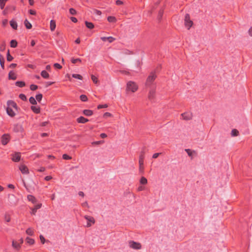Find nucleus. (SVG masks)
I'll use <instances>...</instances> for the list:
<instances>
[{
	"label": "nucleus",
	"instance_id": "1",
	"mask_svg": "<svg viewBox=\"0 0 252 252\" xmlns=\"http://www.w3.org/2000/svg\"><path fill=\"white\" fill-rule=\"evenodd\" d=\"M7 107L6 108L7 114L10 117H13L15 115V113L12 110V108H16V104L14 101L8 100L7 102Z\"/></svg>",
	"mask_w": 252,
	"mask_h": 252
},
{
	"label": "nucleus",
	"instance_id": "2",
	"mask_svg": "<svg viewBox=\"0 0 252 252\" xmlns=\"http://www.w3.org/2000/svg\"><path fill=\"white\" fill-rule=\"evenodd\" d=\"M138 85L133 81H129L127 83L126 90L132 93L136 92L138 89Z\"/></svg>",
	"mask_w": 252,
	"mask_h": 252
},
{
	"label": "nucleus",
	"instance_id": "3",
	"mask_svg": "<svg viewBox=\"0 0 252 252\" xmlns=\"http://www.w3.org/2000/svg\"><path fill=\"white\" fill-rule=\"evenodd\" d=\"M157 77V76L155 72H151L150 74L148 77L146 82V86H150L153 83Z\"/></svg>",
	"mask_w": 252,
	"mask_h": 252
},
{
	"label": "nucleus",
	"instance_id": "4",
	"mask_svg": "<svg viewBox=\"0 0 252 252\" xmlns=\"http://www.w3.org/2000/svg\"><path fill=\"white\" fill-rule=\"evenodd\" d=\"M193 24L192 21L190 20V16L189 14H186L185 17V25L189 30Z\"/></svg>",
	"mask_w": 252,
	"mask_h": 252
},
{
	"label": "nucleus",
	"instance_id": "5",
	"mask_svg": "<svg viewBox=\"0 0 252 252\" xmlns=\"http://www.w3.org/2000/svg\"><path fill=\"white\" fill-rule=\"evenodd\" d=\"M84 218L87 220V223L86 225L87 227H90L92 224L94 223L95 220L93 217L90 216H85Z\"/></svg>",
	"mask_w": 252,
	"mask_h": 252
},
{
	"label": "nucleus",
	"instance_id": "6",
	"mask_svg": "<svg viewBox=\"0 0 252 252\" xmlns=\"http://www.w3.org/2000/svg\"><path fill=\"white\" fill-rule=\"evenodd\" d=\"M129 245L131 248L135 250H139L141 248L140 243L133 241H130Z\"/></svg>",
	"mask_w": 252,
	"mask_h": 252
},
{
	"label": "nucleus",
	"instance_id": "7",
	"mask_svg": "<svg viewBox=\"0 0 252 252\" xmlns=\"http://www.w3.org/2000/svg\"><path fill=\"white\" fill-rule=\"evenodd\" d=\"M19 169L23 174H28L29 173L28 167L24 164H21L19 166Z\"/></svg>",
	"mask_w": 252,
	"mask_h": 252
},
{
	"label": "nucleus",
	"instance_id": "8",
	"mask_svg": "<svg viewBox=\"0 0 252 252\" xmlns=\"http://www.w3.org/2000/svg\"><path fill=\"white\" fill-rule=\"evenodd\" d=\"M145 158L144 153H141L139 156V169L140 170H142L143 169V164H144V159Z\"/></svg>",
	"mask_w": 252,
	"mask_h": 252
},
{
	"label": "nucleus",
	"instance_id": "9",
	"mask_svg": "<svg viewBox=\"0 0 252 252\" xmlns=\"http://www.w3.org/2000/svg\"><path fill=\"white\" fill-rule=\"evenodd\" d=\"M183 119L185 120H189L192 119V114L189 112H187L182 114Z\"/></svg>",
	"mask_w": 252,
	"mask_h": 252
},
{
	"label": "nucleus",
	"instance_id": "10",
	"mask_svg": "<svg viewBox=\"0 0 252 252\" xmlns=\"http://www.w3.org/2000/svg\"><path fill=\"white\" fill-rule=\"evenodd\" d=\"M9 140V136L8 134H5L2 135L1 137V143L3 145H5Z\"/></svg>",
	"mask_w": 252,
	"mask_h": 252
},
{
	"label": "nucleus",
	"instance_id": "11",
	"mask_svg": "<svg viewBox=\"0 0 252 252\" xmlns=\"http://www.w3.org/2000/svg\"><path fill=\"white\" fill-rule=\"evenodd\" d=\"M31 110L35 114H39L40 112V108L38 106H32Z\"/></svg>",
	"mask_w": 252,
	"mask_h": 252
},
{
	"label": "nucleus",
	"instance_id": "12",
	"mask_svg": "<svg viewBox=\"0 0 252 252\" xmlns=\"http://www.w3.org/2000/svg\"><path fill=\"white\" fill-rule=\"evenodd\" d=\"M8 79L9 80H15L16 79V73L14 71L11 70L8 73Z\"/></svg>",
	"mask_w": 252,
	"mask_h": 252
},
{
	"label": "nucleus",
	"instance_id": "13",
	"mask_svg": "<svg viewBox=\"0 0 252 252\" xmlns=\"http://www.w3.org/2000/svg\"><path fill=\"white\" fill-rule=\"evenodd\" d=\"M28 200L34 204L37 202V200L34 196L32 195H28L27 196Z\"/></svg>",
	"mask_w": 252,
	"mask_h": 252
},
{
	"label": "nucleus",
	"instance_id": "14",
	"mask_svg": "<svg viewBox=\"0 0 252 252\" xmlns=\"http://www.w3.org/2000/svg\"><path fill=\"white\" fill-rule=\"evenodd\" d=\"M77 121L79 123L85 124L89 121V120L84 118V117L80 116L77 118Z\"/></svg>",
	"mask_w": 252,
	"mask_h": 252
},
{
	"label": "nucleus",
	"instance_id": "15",
	"mask_svg": "<svg viewBox=\"0 0 252 252\" xmlns=\"http://www.w3.org/2000/svg\"><path fill=\"white\" fill-rule=\"evenodd\" d=\"M56 27V22L53 20H51L50 23V30L52 32L54 31L55 30Z\"/></svg>",
	"mask_w": 252,
	"mask_h": 252
},
{
	"label": "nucleus",
	"instance_id": "16",
	"mask_svg": "<svg viewBox=\"0 0 252 252\" xmlns=\"http://www.w3.org/2000/svg\"><path fill=\"white\" fill-rule=\"evenodd\" d=\"M26 243L30 245H32L35 243V241L33 239L29 237H27L26 238Z\"/></svg>",
	"mask_w": 252,
	"mask_h": 252
},
{
	"label": "nucleus",
	"instance_id": "17",
	"mask_svg": "<svg viewBox=\"0 0 252 252\" xmlns=\"http://www.w3.org/2000/svg\"><path fill=\"white\" fill-rule=\"evenodd\" d=\"M41 76L45 78V79H48L49 77V74L48 73L45 71V70H42L41 72Z\"/></svg>",
	"mask_w": 252,
	"mask_h": 252
},
{
	"label": "nucleus",
	"instance_id": "18",
	"mask_svg": "<svg viewBox=\"0 0 252 252\" xmlns=\"http://www.w3.org/2000/svg\"><path fill=\"white\" fill-rule=\"evenodd\" d=\"M83 114L87 116H91L93 115V112L91 110H84L83 111Z\"/></svg>",
	"mask_w": 252,
	"mask_h": 252
},
{
	"label": "nucleus",
	"instance_id": "19",
	"mask_svg": "<svg viewBox=\"0 0 252 252\" xmlns=\"http://www.w3.org/2000/svg\"><path fill=\"white\" fill-rule=\"evenodd\" d=\"M155 90H150L149 92V95H148L149 98L150 99H153L155 96Z\"/></svg>",
	"mask_w": 252,
	"mask_h": 252
},
{
	"label": "nucleus",
	"instance_id": "20",
	"mask_svg": "<svg viewBox=\"0 0 252 252\" xmlns=\"http://www.w3.org/2000/svg\"><path fill=\"white\" fill-rule=\"evenodd\" d=\"M24 24L27 29H31L32 28V24L28 20H25Z\"/></svg>",
	"mask_w": 252,
	"mask_h": 252
},
{
	"label": "nucleus",
	"instance_id": "21",
	"mask_svg": "<svg viewBox=\"0 0 252 252\" xmlns=\"http://www.w3.org/2000/svg\"><path fill=\"white\" fill-rule=\"evenodd\" d=\"M107 20L110 23H115L117 21L116 17L114 16H108Z\"/></svg>",
	"mask_w": 252,
	"mask_h": 252
},
{
	"label": "nucleus",
	"instance_id": "22",
	"mask_svg": "<svg viewBox=\"0 0 252 252\" xmlns=\"http://www.w3.org/2000/svg\"><path fill=\"white\" fill-rule=\"evenodd\" d=\"M85 25L88 29H92L94 28V25L93 23H92V22L86 21Z\"/></svg>",
	"mask_w": 252,
	"mask_h": 252
},
{
	"label": "nucleus",
	"instance_id": "23",
	"mask_svg": "<svg viewBox=\"0 0 252 252\" xmlns=\"http://www.w3.org/2000/svg\"><path fill=\"white\" fill-rule=\"evenodd\" d=\"M26 234L32 236L34 234L33 230L32 228H28L26 231Z\"/></svg>",
	"mask_w": 252,
	"mask_h": 252
},
{
	"label": "nucleus",
	"instance_id": "24",
	"mask_svg": "<svg viewBox=\"0 0 252 252\" xmlns=\"http://www.w3.org/2000/svg\"><path fill=\"white\" fill-rule=\"evenodd\" d=\"M4 58L3 57V56L1 55H0V64L1 67L3 69H4Z\"/></svg>",
	"mask_w": 252,
	"mask_h": 252
},
{
	"label": "nucleus",
	"instance_id": "25",
	"mask_svg": "<svg viewBox=\"0 0 252 252\" xmlns=\"http://www.w3.org/2000/svg\"><path fill=\"white\" fill-rule=\"evenodd\" d=\"M29 101L31 104L33 105H35L37 104L35 98L33 97V96L30 97L29 99Z\"/></svg>",
	"mask_w": 252,
	"mask_h": 252
},
{
	"label": "nucleus",
	"instance_id": "26",
	"mask_svg": "<svg viewBox=\"0 0 252 252\" xmlns=\"http://www.w3.org/2000/svg\"><path fill=\"white\" fill-rule=\"evenodd\" d=\"M71 63L74 64L77 63H81V60L79 58H77V59L72 58V59H71Z\"/></svg>",
	"mask_w": 252,
	"mask_h": 252
},
{
	"label": "nucleus",
	"instance_id": "27",
	"mask_svg": "<svg viewBox=\"0 0 252 252\" xmlns=\"http://www.w3.org/2000/svg\"><path fill=\"white\" fill-rule=\"evenodd\" d=\"M140 183L141 184L145 185L147 183V180L144 177H142L140 180Z\"/></svg>",
	"mask_w": 252,
	"mask_h": 252
},
{
	"label": "nucleus",
	"instance_id": "28",
	"mask_svg": "<svg viewBox=\"0 0 252 252\" xmlns=\"http://www.w3.org/2000/svg\"><path fill=\"white\" fill-rule=\"evenodd\" d=\"M8 0H0V7L1 9H3L6 2Z\"/></svg>",
	"mask_w": 252,
	"mask_h": 252
},
{
	"label": "nucleus",
	"instance_id": "29",
	"mask_svg": "<svg viewBox=\"0 0 252 252\" xmlns=\"http://www.w3.org/2000/svg\"><path fill=\"white\" fill-rule=\"evenodd\" d=\"M42 98V94H38L35 95L36 100L40 102Z\"/></svg>",
	"mask_w": 252,
	"mask_h": 252
},
{
	"label": "nucleus",
	"instance_id": "30",
	"mask_svg": "<svg viewBox=\"0 0 252 252\" xmlns=\"http://www.w3.org/2000/svg\"><path fill=\"white\" fill-rule=\"evenodd\" d=\"M80 98L83 102H86L88 100L87 96L85 94H81L80 96Z\"/></svg>",
	"mask_w": 252,
	"mask_h": 252
},
{
	"label": "nucleus",
	"instance_id": "31",
	"mask_svg": "<svg viewBox=\"0 0 252 252\" xmlns=\"http://www.w3.org/2000/svg\"><path fill=\"white\" fill-rule=\"evenodd\" d=\"M72 77H73L75 79H79V80L82 79V76L81 75L78 74H73L72 75Z\"/></svg>",
	"mask_w": 252,
	"mask_h": 252
},
{
	"label": "nucleus",
	"instance_id": "32",
	"mask_svg": "<svg viewBox=\"0 0 252 252\" xmlns=\"http://www.w3.org/2000/svg\"><path fill=\"white\" fill-rule=\"evenodd\" d=\"M25 86V83L23 81H17V86L20 88L23 87Z\"/></svg>",
	"mask_w": 252,
	"mask_h": 252
},
{
	"label": "nucleus",
	"instance_id": "33",
	"mask_svg": "<svg viewBox=\"0 0 252 252\" xmlns=\"http://www.w3.org/2000/svg\"><path fill=\"white\" fill-rule=\"evenodd\" d=\"M238 133L239 131L236 129H233L231 131V135L233 136H237L238 135Z\"/></svg>",
	"mask_w": 252,
	"mask_h": 252
},
{
	"label": "nucleus",
	"instance_id": "34",
	"mask_svg": "<svg viewBox=\"0 0 252 252\" xmlns=\"http://www.w3.org/2000/svg\"><path fill=\"white\" fill-rule=\"evenodd\" d=\"M91 79H92V81L94 82V83L95 84H97L98 82L97 77H96V76H95L94 75H91Z\"/></svg>",
	"mask_w": 252,
	"mask_h": 252
},
{
	"label": "nucleus",
	"instance_id": "35",
	"mask_svg": "<svg viewBox=\"0 0 252 252\" xmlns=\"http://www.w3.org/2000/svg\"><path fill=\"white\" fill-rule=\"evenodd\" d=\"M13 57L10 55L9 53V51L8 50L7 53V60L9 62H10L12 60Z\"/></svg>",
	"mask_w": 252,
	"mask_h": 252
},
{
	"label": "nucleus",
	"instance_id": "36",
	"mask_svg": "<svg viewBox=\"0 0 252 252\" xmlns=\"http://www.w3.org/2000/svg\"><path fill=\"white\" fill-rule=\"evenodd\" d=\"M42 206V204L40 203H35L34 204V208H35V210H38L40 209Z\"/></svg>",
	"mask_w": 252,
	"mask_h": 252
},
{
	"label": "nucleus",
	"instance_id": "37",
	"mask_svg": "<svg viewBox=\"0 0 252 252\" xmlns=\"http://www.w3.org/2000/svg\"><path fill=\"white\" fill-rule=\"evenodd\" d=\"M93 10H94V14H95L97 15L100 16L102 14L101 11L99 10L94 9Z\"/></svg>",
	"mask_w": 252,
	"mask_h": 252
},
{
	"label": "nucleus",
	"instance_id": "38",
	"mask_svg": "<svg viewBox=\"0 0 252 252\" xmlns=\"http://www.w3.org/2000/svg\"><path fill=\"white\" fill-rule=\"evenodd\" d=\"M69 13L71 15H75L76 14V11L75 9L73 8H70L69 9Z\"/></svg>",
	"mask_w": 252,
	"mask_h": 252
},
{
	"label": "nucleus",
	"instance_id": "39",
	"mask_svg": "<svg viewBox=\"0 0 252 252\" xmlns=\"http://www.w3.org/2000/svg\"><path fill=\"white\" fill-rule=\"evenodd\" d=\"M10 26L14 29H16V23L15 22V21L14 20H11L10 22Z\"/></svg>",
	"mask_w": 252,
	"mask_h": 252
},
{
	"label": "nucleus",
	"instance_id": "40",
	"mask_svg": "<svg viewBox=\"0 0 252 252\" xmlns=\"http://www.w3.org/2000/svg\"><path fill=\"white\" fill-rule=\"evenodd\" d=\"M63 158L64 159L68 160V159H70L71 158V157L67 154H63Z\"/></svg>",
	"mask_w": 252,
	"mask_h": 252
},
{
	"label": "nucleus",
	"instance_id": "41",
	"mask_svg": "<svg viewBox=\"0 0 252 252\" xmlns=\"http://www.w3.org/2000/svg\"><path fill=\"white\" fill-rule=\"evenodd\" d=\"M38 88V86L36 85L32 84L30 86V89L32 91L36 90Z\"/></svg>",
	"mask_w": 252,
	"mask_h": 252
},
{
	"label": "nucleus",
	"instance_id": "42",
	"mask_svg": "<svg viewBox=\"0 0 252 252\" xmlns=\"http://www.w3.org/2000/svg\"><path fill=\"white\" fill-rule=\"evenodd\" d=\"M54 67L55 68H57V69H61L62 68V65L58 63H55L54 64Z\"/></svg>",
	"mask_w": 252,
	"mask_h": 252
},
{
	"label": "nucleus",
	"instance_id": "43",
	"mask_svg": "<svg viewBox=\"0 0 252 252\" xmlns=\"http://www.w3.org/2000/svg\"><path fill=\"white\" fill-rule=\"evenodd\" d=\"M39 238H40V241H41V243L42 244H44L45 242V238L43 237V235H40L39 236Z\"/></svg>",
	"mask_w": 252,
	"mask_h": 252
},
{
	"label": "nucleus",
	"instance_id": "44",
	"mask_svg": "<svg viewBox=\"0 0 252 252\" xmlns=\"http://www.w3.org/2000/svg\"><path fill=\"white\" fill-rule=\"evenodd\" d=\"M107 40L108 41V42L109 43H112L115 40V38L113 37L112 36L107 37Z\"/></svg>",
	"mask_w": 252,
	"mask_h": 252
},
{
	"label": "nucleus",
	"instance_id": "45",
	"mask_svg": "<svg viewBox=\"0 0 252 252\" xmlns=\"http://www.w3.org/2000/svg\"><path fill=\"white\" fill-rule=\"evenodd\" d=\"M19 97L23 100H27V97L24 94H20Z\"/></svg>",
	"mask_w": 252,
	"mask_h": 252
},
{
	"label": "nucleus",
	"instance_id": "46",
	"mask_svg": "<svg viewBox=\"0 0 252 252\" xmlns=\"http://www.w3.org/2000/svg\"><path fill=\"white\" fill-rule=\"evenodd\" d=\"M10 45L12 47H16V40H12L10 42Z\"/></svg>",
	"mask_w": 252,
	"mask_h": 252
},
{
	"label": "nucleus",
	"instance_id": "47",
	"mask_svg": "<svg viewBox=\"0 0 252 252\" xmlns=\"http://www.w3.org/2000/svg\"><path fill=\"white\" fill-rule=\"evenodd\" d=\"M106 107H107V104L98 105L97 106V108L98 109H101V108H106Z\"/></svg>",
	"mask_w": 252,
	"mask_h": 252
},
{
	"label": "nucleus",
	"instance_id": "48",
	"mask_svg": "<svg viewBox=\"0 0 252 252\" xmlns=\"http://www.w3.org/2000/svg\"><path fill=\"white\" fill-rule=\"evenodd\" d=\"M37 211V210H35V208H32L31 209V214L32 215H35L36 212Z\"/></svg>",
	"mask_w": 252,
	"mask_h": 252
},
{
	"label": "nucleus",
	"instance_id": "49",
	"mask_svg": "<svg viewBox=\"0 0 252 252\" xmlns=\"http://www.w3.org/2000/svg\"><path fill=\"white\" fill-rule=\"evenodd\" d=\"M5 221H7V222H9V221H10V218L9 216H8V215H6L5 216Z\"/></svg>",
	"mask_w": 252,
	"mask_h": 252
},
{
	"label": "nucleus",
	"instance_id": "50",
	"mask_svg": "<svg viewBox=\"0 0 252 252\" xmlns=\"http://www.w3.org/2000/svg\"><path fill=\"white\" fill-rule=\"evenodd\" d=\"M123 3V1L120 0H117L116 1V4L118 5H122Z\"/></svg>",
	"mask_w": 252,
	"mask_h": 252
},
{
	"label": "nucleus",
	"instance_id": "51",
	"mask_svg": "<svg viewBox=\"0 0 252 252\" xmlns=\"http://www.w3.org/2000/svg\"><path fill=\"white\" fill-rule=\"evenodd\" d=\"M29 13L31 15H35L36 11L34 10L30 9L29 10Z\"/></svg>",
	"mask_w": 252,
	"mask_h": 252
},
{
	"label": "nucleus",
	"instance_id": "52",
	"mask_svg": "<svg viewBox=\"0 0 252 252\" xmlns=\"http://www.w3.org/2000/svg\"><path fill=\"white\" fill-rule=\"evenodd\" d=\"M70 19H71V21L73 22V23H76L77 22V19L75 17H71L70 18Z\"/></svg>",
	"mask_w": 252,
	"mask_h": 252
},
{
	"label": "nucleus",
	"instance_id": "53",
	"mask_svg": "<svg viewBox=\"0 0 252 252\" xmlns=\"http://www.w3.org/2000/svg\"><path fill=\"white\" fill-rule=\"evenodd\" d=\"M52 177L51 176H47L44 178L45 180L49 181L52 179Z\"/></svg>",
	"mask_w": 252,
	"mask_h": 252
},
{
	"label": "nucleus",
	"instance_id": "54",
	"mask_svg": "<svg viewBox=\"0 0 252 252\" xmlns=\"http://www.w3.org/2000/svg\"><path fill=\"white\" fill-rule=\"evenodd\" d=\"M8 23V21L6 19H4L2 21V25L3 26H6Z\"/></svg>",
	"mask_w": 252,
	"mask_h": 252
},
{
	"label": "nucleus",
	"instance_id": "55",
	"mask_svg": "<svg viewBox=\"0 0 252 252\" xmlns=\"http://www.w3.org/2000/svg\"><path fill=\"white\" fill-rule=\"evenodd\" d=\"M160 153H155L153 155V158H156L159 155Z\"/></svg>",
	"mask_w": 252,
	"mask_h": 252
},
{
	"label": "nucleus",
	"instance_id": "56",
	"mask_svg": "<svg viewBox=\"0 0 252 252\" xmlns=\"http://www.w3.org/2000/svg\"><path fill=\"white\" fill-rule=\"evenodd\" d=\"M5 49V44L3 43L2 45L0 46V51H3Z\"/></svg>",
	"mask_w": 252,
	"mask_h": 252
},
{
	"label": "nucleus",
	"instance_id": "57",
	"mask_svg": "<svg viewBox=\"0 0 252 252\" xmlns=\"http://www.w3.org/2000/svg\"><path fill=\"white\" fill-rule=\"evenodd\" d=\"M45 170V168L43 167H41L40 168V169H38V171L39 172H43Z\"/></svg>",
	"mask_w": 252,
	"mask_h": 252
},
{
	"label": "nucleus",
	"instance_id": "58",
	"mask_svg": "<svg viewBox=\"0 0 252 252\" xmlns=\"http://www.w3.org/2000/svg\"><path fill=\"white\" fill-rule=\"evenodd\" d=\"M100 136L102 138H104L107 137V135L104 133H101Z\"/></svg>",
	"mask_w": 252,
	"mask_h": 252
},
{
	"label": "nucleus",
	"instance_id": "59",
	"mask_svg": "<svg viewBox=\"0 0 252 252\" xmlns=\"http://www.w3.org/2000/svg\"><path fill=\"white\" fill-rule=\"evenodd\" d=\"M111 116V114L109 112H106L104 114V117H110Z\"/></svg>",
	"mask_w": 252,
	"mask_h": 252
},
{
	"label": "nucleus",
	"instance_id": "60",
	"mask_svg": "<svg viewBox=\"0 0 252 252\" xmlns=\"http://www.w3.org/2000/svg\"><path fill=\"white\" fill-rule=\"evenodd\" d=\"M20 159V154L17 153V162L19 161Z\"/></svg>",
	"mask_w": 252,
	"mask_h": 252
},
{
	"label": "nucleus",
	"instance_id": "61",
	"mask_svg": "<svg viewBox=\"0 0 252 252\" xmlns=\"http://www.w3.org/2000/svg\"><path fill=\"white\" fill-rule=\"evenodd\" d=\"M144 189V187H142V186H140V187H139L138 188V189H138V191H142V190H143Z\"/></svg>",
	"mask_w": 252,
	"mask_h": 252
},
{
	"label": "nucleus",
	"instance_id": "62",
	"mask_svg": "<svg viewBox=\"0 0 252 252\" xmlns=\"http://www.w3.org/2000/svg\"><path fill=\"white\" fill-rule=\"evenodd\" d=\"M107 37H101L100 39L103 41H106V40H107Z\"/></svg>",
	"mask_w": 252,
	"mask_h": 252
},
{
	"label": "nucleus",
	"instance_id": "63",
	"mask_svg": "<svg viewBox=\"0 0 252 252\" xmlns=\"http://www.w3.org/2000/svg\"><path fill=\"white\" fill-rule=\"evenodd\" d=\"M8 187L10 189H14V186L12 184H9L8 185Z\"/></svg>",
	"mask_w": 252,
	"mask_h": 252
},
{
	"label": "nucleus",
	"instance_id": "64",
	"mask_svg": "<svg viewBox=\"0 0 252 252\" xmlns=\"http://www.w3.org/2000/svg\"><path fill=\"white\" fill-rule=\"evenodd\" d=\"M249 33L250 35L252 36V28H251L249 30Z\"/></svg>",
	"mask_w": 252,
	"mask_h": 252
}]
</instances>
